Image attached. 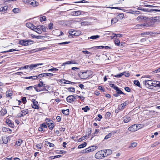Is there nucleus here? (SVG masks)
<instances>
[{"label":"nucleus","instance_id":"393cba45","mask_svg":"<svg viewBox=\"0 0 160 160\" xmlns=\"http://www.w3.org/2000/svg\"><path fill=\"white\" fill-rule=\"evenodd\" d=\"M62 112L63 114L66 115H68L69 114V110L68 109L62 110Z\"/></svg>","mask_w":160,"mask_h":160},{"label":"nucleus","instance_id":"3c124183","mask_svg":"<svg viewBox=\"0 0 160 160\" xmlns=\"http://www.w3.org/2000/svg\"><path fill=\"white\" fill-rule=\"evenodd\" d=\"M17 50L16 49H9V50H8V51H4V52H13V51H16Z\"/></svg>","mask_w":160,"mask_h":160},{"label":"nucleus","instance_id":"cd10ccee","mask_svg":"<svg viewBox=\"0 0 160 160\" xmlns=\"http://www.w3.org/2000/svg\"><path fill=\"white\" fill-rule=\"evenodd\" d=\"M100 36L99 35H93L89 38L92 39H96L100 37Z\"/></svg>","mask_w":160,"mask_h":160},{"label":"nucleus","instance_id":"c9c22d12","mask_svg":"<svg viewBox=\"0 0 160 160\" xmlns=\"http://www.w3.org/2000/svg\"><path fill=\"white\" fill-rule=\"evenodd\" d=\"M115 44L117 46H119L120 45V41L118 39H116L114 41Z\"/></svg>","mask_w":160,"mask_h":160},{"label":"nucleus","instance_id":"ddd939ff","mask_svg":"<svg viewBox=\"0 0 160 160\" xmlns=\"http://www.w3.org/2000/svg\"><path fill=\"white\" fill-rule=\"evenodd\" d=\"M83 12L81 11H72L71 12V15L77 16L80 15L82 13V12Z\"/></svg>","mask_w":160,"mask_h":160},{"label":"nucleus","instance_id":"58836bf2","mask_svg":"<svg viewBox=\"0 0 160 160\" xmlns=\"http://www.w3.org/2000/svg\"><path fill=\"white\" fill-rule=\"evenodd\" d=\"M134 84L136 85L137 86L140 88V84L138 80L134 81Z\"/></svg>","mask_w":160,"mask_h":160},{"label":"nucleus","instance_id":"bb28decb","mask_svg":"<svg viewBox=\"0 0 160 160\" xmlns=\"http://www.w3.org/2000/svg\"><path fill=\"white\" fill-rule=\"evenodd\" d=\"M34 31L37 32L39 34H41L42 33V31L39 28H35V29L34 30Z\"/></svg>","mask_w":160,"mask_h":160},{"label":"nucleus","instance_id":"4d7b16f0","mask_svg":"<svg viewBox=\"0 0 160 160\" xmlns=\"http://www.w3.org/2000/svg\"><path fill=\"white\" fill-rule=\"evenodd\" d=\"M9 128H5V127H3L2 128V130L4 132H8Z\"/></svg>","mask_w":160,"mask_h":160},{"label":"nucleus","instance_id":"864d4df0","mask_svg":"<svg viewBox=\"0 0 160 160\" xmlns=\"http://www.w3.org/2000/svg\"><path fill=\"white\" fill-rule=\"evenodd\" d=\"M92 48L97 49L104 48V46H95V47H93Z\"/></svg>","mask_w":160,"mask_h":160},{"label":"nucleus","instance_id":"8fccbe9b","mask_svg":"<svg viewBox=\"0 0 160 160\" xmlns=\"http://www.w3.org/2000/svg\"><path fill=\"white\" fill-rule=\"evenodd\" d=\"M40 20L41 22H42V21H44L46 20V18L45 16H43L42 17H40Z\"/></svg>","mask_w":160,"mask_h":160},{"label":"nucleus","instance_id":"603ef678","mask_svg":"<svg viewBox=\"0 0 160 160\" xmlns=\"http://www.w3.org/2000/svg\"><path fill=\"white\" fill-rule=\"evenodd\" d=\"M12 12L14 13H18L19 12V9L18 8H15L13 9Z\"/></svg>","mask_w":160,"mask_h":160},{"label":"nucleus","instance_id":"412c9836","mask_svg":"<svg viewBox=\"0 0 160 160\" xmlns=\"http://www.w3.org/2000/svg\"><path fill=\"white\" fill-rule=\"evenodd\" d=\"M75 62L74 61H68L67 62H66L64 63H62V66H65L66 65H67L68 64H75Z\"/></svg>","mask_w":160,"mask_h":160},{"label":"nucleus","instance_id":"39448f33","mask_svg":"<svg viewBox=\"0 0 160 160\" xmlns=\"http://www.w3.org/2000/svg\"><path fill=\"white\" fill-rule=\"evenodd\" d=\"M9 138V136H4L2 137V139L0 140V144H7L8 142V139Z\"/></svg>","mask_w":160,"mask_h":160},{"label":"nucleus","instance_id":"9d476101","mask_svg":"<svg viewBox=\"0 0 160 160\" xmlns=\"http://www.w3.org/2000/svg\"><path fill=\"white\" fill-rule=\"evenodd\" d=\"M43 64H44L43 63H37L34 64H32L30 65H29V68L30 70H32L34 68L38 67L39 65H42Z\"/></svg>","mask_w":160,"mask_h":160},{"label":"nucleus","instance_id":"9b49d317","mask_svg":"<svg viewBox=\"0 0 160 160\" xmlns=\"http://www.w3.org/2000/svg\"><path fill=\"white\" fill-rule=\"evenodd\" d=\"M128 129L130 131L134 132L138 130L137 127V125L134 124L131 126L130 127H129Z\"/></svg>","mask_w":160,"mask_h":160},{"label":"nucleus","instance_id":"774afa93","mask_svg":"<svg viewBox=\"0 0 160 160\" xmlns=\"http://www.w3.org/2000/svg\"><path fill=\"white\" fill-rule=\"evenodd\" d=\"M52 26H53V23H50L49 24L48 27L50 29H52Z\"/></svg>","mask_w":160,"mask_h":160},{"label":"nucleus","instance_id":"0e129e2a","mask_svg":"<svg viewBox=\"0 0 160 160\" xmlns=\"http://www.w3.org/2000/svg\"><path fill=\"white\" fill-rule=\"evenodd\" d=\"M57 70H58V69L57 68H52V69H49L48 70V71H52V72H55V71H56Z\"/></svg>","mask_w":160,"mask_h":160},{"label":"nucleus","instance_id":"09e8293b","mask_svg":"<svg viewBox=\"0 0 160 160\" xmlns=\"http://www.w3.org/2000/svg\"><path fill=\"white\" fill-rule=\"evenodd\" d=\"M44 74V73H42L41 74H39L38 76H37L38 78V79H40L44 77H45Z\"/></svg>","mask_w":160,"mask_h":160},{"label":"nucleus","instance_id":"f3484780","mask_svg":"<svg viewBox=\"0 0 160 160\" xmlns=\"http://www.w3.org/2000/svg\"><path fill=\"white\" fill-rule=\"evenodd\" d=\"M6 122L7 124L8 125V126L12 128H14V124L10 120H7Z\"/></svg>","mask_w":160,"mask_h":160},{"label":"nucleus","instance_id":"4be33fe9","mask_svg":"<svg viewBox=\"0 0 160 160\" xmlns=\"http://www.w3.org/2000/svg\"><path fill=\"white\" fill-rule=\"evenodd\" d=\"M75 30H73L72 29L70 30L68 32V33L69 34L68 36L69 37L70 36H75Z\"/></svg>","mask_w":160,"mask_h":160},{"label":"nucleus","instance_id":"c03bdc74","mask_svg":"<svg viewBox=\"0 0 160 160\" xmlns=\"http://www.w3.org/2000/svg\"><path fill=\"white\" fill-rule=\"evenodd\" d=\"M113 35H114L113 37V38H115V37H122V34H113Z\"/></svg>","mask_w":160,"mask_h":160},{"label":"nucleus","instance_id":"4468645a","mask_svg":"<svg viewBox=\"0 0 160 160\" xmlns=\"http://www.w3.org/2000/svg\"><path fill=\"white\" fill-rule=\"evenodd\" d=\"M26 26L27 27L30 28L31 29L33 30L35 29V26L31 22H28L26 24Z\"/></svg>","mask_w":160,"mask_h":160},{"label":"nucleus","instance_id":"13d9d810","mask_svg":"<svg viewBox=\"0 0 160 160\" xmlns=\"http://www.w3.org/2000/svg\"><path fill=\"white\" fill-rule=\"evenodd\" d=\"M123 75H124V73H122L116 75H115V77L116 78H121Z\"/></svg>","mask_w":160,"mask_h":160},{"label":"nucleus","instance_id":"338daca9","mask_svg":"<svg viewBox=\"0 0 160 160\" xmlns=\"http://www.w3.org/2000/svg\"><path fill=\"white\" fill-rule=\"evenodd\" d=\"M62 82H64V84H69L70 81H69L64 80H62Z\"/></svg>","mask_w":160,"mask_h":160},{"label":"nucleus","instance_id":"423d86ee","mask_svg":"<svg viewBox=\"0 0 160 160\" xmlns=\"http://www.w3.org/2000/svg\"><path fill=\"white\" fill-rule=\"evenodd\" d=\"M76 96L73 95H69L67 98V101L69 103L73 102L76 99Z\"/></svg>","mask_w":160,"mask_h":160},{"label":"nucleus","instance_id":"c756f323","mask_svg":"<svg viewBox=\"0 0 160 160\" xmlns=\"http://www.w3.org/2000/svg\"><path fill=\"white\" fill-rule=\"evenodd\" d=\"M137 145V143L136 142H133L131 143V145L129 147V148H132L135 147Z\"/></svg>","mask_w":160,"mask_h":160},{"label":"nucleus","instance_id":"2f4dec72","mask_svg":"<svg viewBox=\"0 0 160 160\" xmlns=\"http://www.w3.org/2000/svg\"><path fill=\"white\" fill-rule=\"evenodd\" d=\"M6 95L8 97H10L12 95V92L10 91H8L6 92Z\"/></svg>","mask_w":160,"mask_h":160},{"label":"nucleus","instance_id":"e433bc0d","mask_svg":"<svg viewBox=\"0 0 160 160\" xmlns=\"http://www.w3.org/2000/svg\"><path fill=\"white\" fill-rule=\"evenodd\" d=\"M22 142V140L19 139L16 142V145H17L18 146H20Z\"/></svg>","mask_w":160,"mask_h":160},{"label":"nucleus","instance_id":"f704fd0d","mask_svg":"<svg viewBox=\"0 0 160 160\" xmlns=\"http://www.w3.org/2000/svg\"><path fill=\"white\" fill-rule=\"evenodd\" d=\"M82 110H83L84 112H87L88 110H90V108L88 106H87L85 107L82 108Z\"/></svg>","mask_w":160,"mask_h":160},{"label":"nucleus","instance_id":"bf43d9fd","mask_svg":"<svg viewBox=\"0 0 160 160\" xmlns=\"http://www.w3.org/2000/svg\"><path fill=\"white\" fill-rule=\"evenodd\" d=\"M35 87L29 86L26 88V89L27 90H32L33 88L34 89Z\"/></svg>","mask_w":160,"mask_h":160},{"label":"nucleus","instance_id":"79ce46f5","mask_svg":"<svg viewBox=\"0 0 160 160\" xmlns=\"http://www.w3.org/2000/svg\"><path fill=\"white\" fill-rule=\"evenodd\" d=\"M45 76H49L50 77L52 76L53 75V73H44Z\"/></svg>","mask_w":160,"mask_h":160},{"label":"nucleus","instance_id":"5fc2aeb1","mask_svg":"<svg viewBox=\"0 0 160 160\" xmlns=\"http://www.w3.org/2000/svg\"><path fill=\"white\" fill-rule=\"evenodd\" d=\"M77 96H78L79 98L82 101H83L85 99V98L82 96H79L77 95H76V97Z\"/></svg>","mask_w":160,"mask_h":160},{"label":"nucleus","instance_id":"de8ad7c7","mask_svg":"<svg viewBox=\"0 0 160 160\" xmlns=\"http://www.w3.org/2000/svg\"><path fill=\"white\" fill-rule=\"evenodd\" d=\"M29 68V65H26L24 67H21L19 70H23V69H27Z\"/></svg>","mask_w":160,"mask_h":160},{"label":"nucleus","instance_id":"6e6552de","mask_svg":"<svg viewBox=\"0 0 160 160\" xmlns=\"http://www.w3.org/2000/svg\"><path fill=\"white\" fill-rule=\"evenodd\" d=\"M32 101L33 103V105H32V108L36 109H38L39 107L38 105V102L36 101H35V100L34 99H32Z\"/></svg>","mask_w":160,"mask_h":160},{"label":"nucleus","instance_id":"680f3d73","mask_svg":"<svg viewBox=\"0 0 160 160\" xmlns=\"http://www.w3.org/2000/svg\"><path fill=\"white\" fill-rule=\"evenodd\" d=\"M40 28L42 29V30L43 32H46V29L45 27H44L43 25L41 26Z\"/></svg>","mask_w":160,"mask_h":160},{"label":"nucleus","instance_id":"052dcab7","mask_svg":"<svg viewBox=\"0 0 160 160\" xmlns=\"http://www.w3.org/2000/svg\"><path fill=\"white\" fill-rule=\"evenodd\" d=\"M48 125V127L49 128V129L51 130H52L53 129V127H54V124L53 123V124H52V125H51V124H49V125Z\"/></svg>","mask_w":160,"mask_h":160},{"label":"nucleus","instance_id":"aec40b11","mask_svg":"<svg viewBox=\"0 0 160 160\" xmlns=\"http://www.w3.org/2000/svg\"><path fill=\"white\" fill-rule=\"evenodd\" d=\"M113 88L116 91V93H119V94H124V93L122 92L121 90H120L119 88L117 87H114Z\"/></svg>","mask_w":160,"mask_h":160},{"label":"nucleus","instance_id":"b1692460","mask_svg":"<svg viewBox=\"0 0 160 160\" xmlns=\"http://www.w3.org/2000/svg\"><path fill=\"white\" fill-rule=\"evenodd\" d=\"M87 143L86 142H83L82 143L79 145L78 148L81 149L85 147L87 145Z\"/></svg>","mask_w":160,"mask_h":160},{"label":"nucleus","instance_id":"69168bd1","mask_svg":"<svg viewBox=\"0 0 160 160\" xmlns=\"http://www.w3.org/2000/svg\"><path fill=\"white\" fill-rule=\"evenodd\" d=\"M143 126L141 124H139L137 125V127L138 130L140 128H142Z\"/></svg>","mask_w":160,"mask_h":160},{"label":"nucleus","instance_id":"c85d7f7f","mask_svg":"<svg viewBox=\"0 0 160 160\" xmlns=\"http://www.w3.org/2000/svg\"><path fill=\"white\" fill-rule=\"evenodd\" d=\"M118 18L115 17L113 18L111 20V23L112 24L115 23L117 22L118 21Z\"/></svg>","mask_w":160,"mask_h":160},{"label":"nucleus","instance_id":"6e6d98bb","mask_svg":"<svg viewBox=\"0 0 160 160\" xmlns=\"http://www.w3.org/2000/svg\"><path fill=\"white\" fill-rule=\"evenodd\" d=\"M21 112H22V113L24 114L25 115H26L28 113V111L27 109L23 110L21 111Z\"/></svg>","mask_w":160,"mask_h":160},{"label":"nucleus","instance_id":"ea45409f","mask_svg":"<svg viewBox=\"0 0 160 160\" xmlns=\"http://www.w3.org/2000/svg\"><path fill=\"white\" fill-rule=\"evenodd\" d=\"M112 133H109L105 136L104 139H105V140H106V139H108L110 138L112 136Z\"/></svg>","mask_w":160,"mask_h":160},{"label":"nucleus","instance_id":"f8f14e48","mask_svg":"<svg viewBox=\"0 0 160 160\" xmlns=\"http://www.w3.org/2000/svg\"><path fill=\"white\" fill-rule=\"evenodd\" d=\"M8 8L7 5L4 6L3 5H0V12H5Z\"/></svg>","mask_w":160,"mask_h":160},{"label":"nucleus","instance_id":"72a5a7b5","mask_svg":"<svg viewBox=\"0 0 160 160\" xmlns=\"http://www.w3.org/2000/svg\"><path fill=\"white\" fill-rule=\"evenodd\" d=\"M7 113V110L5 108L2 109L1 111V114L2 115H4Z\"/></svg>","mask_w":160,"mask_h":160},{"label":"nucleus","instance_id":"0eeeda50","mask_svg":"<svg viewBox=\"0 0 160 160\" xmlns=\"http://www.w3.org/2000/svg\"><path fill=\"white\" fill-rule=\"evenodd\" d=\"M34 89L37 92H40L42 91H48V90L46 89L45 87L44 86H42V87H35Z\"/></svg>","mask_w":160,"mask_h":160},{"label":"nucleus","instance_id":"49530a36","mask_svg":"<svg viewBox=\"0 0 160 160\" xmlns=\"http://www.w3.org/2000/svg\"><path fill=\"white\" fill-rule=\"evenodd\" d=\"M25 40H20L19 42V44L21 45L24 46L25 45Z\"/></svg>","mask_w":160,"mask_h":160},{"label":"nucleus","instance_id":"a19ab883","mask_svg":"<svg viewBox=\"0 0 160 160\" xmlns=\"http://www.w3.org/2000/svg\"><path fill=\"white\" fill-rule=\"evenodd\" d=\"M124 17V15L123 13H119L117 16V18H120L121 19H122Z\"/></svg>","mask_w":160,"mask_h":160},{"label":"nucleus","instance_id":"f257e3e1","mask_svg":"<svg viewBox=\"0 0 160 160\" xmlns=\"http://www.w3.org/2000/svg\"><path fill=\"white\" fill-rule=\"evenodd\" d=\"M143 82L146 87L152 89L154 87H157L158 81L148 80L144 81Z\"/></svg>","mask_w":160,"mask_h":160},{"label":"nucleus","instance_id":"37998d69","mask_svg":"<svg viewBox=\"0 0 160 160\" xmlns=\"http://www.w3.org/2000/svg\"><path fill=\"white\" fill-rule=\"evenodd\" d=\"M70 92H74L75 90V88H69L67 89Z\"/></svg>","mask_w":160,"mask_h":160},{"label":"nucleus","instance_id":"a211bd4d","mask_svg":"<svg viewBox=\"0 0 160 160\" xmlns=\"http://www.w3.org/2000/svg\"><path fill=\"white\" fill-rule=\"evenodd\" d=\"M25 79H29L31 80H36L38 78L37 76H33L30 77H24Z\"/></svg>","mask_w":160,"mask_h":160},{"label":"nucleus","instance_id":"7c9ffc66","mask_svg":"<svg viewBox=\"0 0 160 160\" xmlns=\"http://www.w3.org/2000/svg\"><path fill=\"white\" fill-rule=\"evenodd\" d=\"M126 105V102L123 103V104H122L119 107V110H122L125 107V106Z\"/></svg>","mask_w":160,"mask_h":160},{"label":"nucleus","instance_id":"e2e57ef3","mask_svg":"<svg viewBox=\"0 0 160 160\" xmlns=\"http://www.w3.org/2000/svg\"><path fill=\"white\" fill-rule=\"evenodd\" d=\"M75 36H78L81 34V32L79 31H77L75 30Z\"/></svg>","mask_w":160,"mask_h":160},{"label":"nucleus","instance_id":"1a4fd4ad","mask_svg":"<svg viewBox=\"0 0 160 160\" xmlns=\"http://www.w3.org/2000/svg\"><path fill=\"white\" fill-rule=\"evenodd\" d=\"M148 19V18L147 17L140 16L137 18V20L140 22H143V21L147 20Z\"/></svg>","mask_w":160,"mask_h":160},{"label":"nucleus","instance_id":"f03ea898","mask_svg":"<svg viewBox=\"0 0 160 160\" xmlns=\"http://www.w3.org/2000/svg\"><path fill=\"white\" fill-rule=\"evenodd\" d=\"M92 74L90 70H87L85 72H80L78 73L80 78L82 79H86L90 77Z\"/></svg>","mask_w":160,"mask_h":160},{"label":"nucleus","instance_id":"a878e982","mask_svg":"<svg viewBox=\"0 0 160 160\" xmlns=\"http://www.w3.org/2000/svg\"><path fill=\"white\" fill-rule=\"evenodd\" d=\"M45 121L47 123V124L48 125H49L50 124L51 125H52V124L53 123V121L52 120H50L48 118H46L45 119Z\"/></svg>","mask_w":160,"mask_h":160},{"label":"nucleus","instance_id":"2eb2a0df","mask_svg":"<svg viewBox=\"0 0 160 160\" xmlns=\"http://www.w3.org/2000/svg\"><path fill=\"white\" fill-rule=\"evenodd\" d=\"M29 4L31 5L32 6L35 7H37L38 5V2L33 0L32 1H30Z\"/></svg>","mask_w":160,"mask_h":160},{"label":"nucleus","instance_id":"4c0bfd02","mask_svg":"<svg viewBox=\"0 0 160 160\" xmlns=\"http://www.w3.org/2000/svg\"><path fill=\"white\" fill-rule=\"evenodd\" d=\"M46 145L48 146H49L50 147H52L54 146V144L51 143L49 142H47L46 143Z\"/></svg>","mask_w":160,"mask_h":160},{"label":"nucleus","instance_id":"6ab92c4d","mask_svg":"<svg viewBox=\"0 0 160 160\" xmlns=\"http://www.w3.org/2000/svg\"><path fill=\"white\" fill-rule=\"evenodd\" d=\"M123 118V121L125 123H127L131 120V118L128 116H126Z\"/></svg>","mask_w":160,"mask_h":160},{"label":"nucleus","instance_id":"a18cd8bd","mask_svg":"<svg viewBox=\"0 0 160 160\" xmlns=\"http://www.w3.org/2000/svg\"><path fill=\"white\" fill-rule=\"evenodd\" d=\"M42 86L45 87V84H43V82L42 81L40 82V83H39L38 85V87H42Z\"/></svg>","mask_w":160,"mask_h":160},{"label":"nucleus","instance_id":"473e14b6","mask_svg":"<svg viewBox=\"0 0 160 160\" xmlns=\"http://www.w3.org/2000/svg\"><path fill=\"white\" fill-rule=\"evenodd\" d=\"M138 10H140L143 12H150V10H149L148 9H145V8H138Z\"/></svg>","mask_w":160,"mask_h":160},{"label":"nucleus","instance_id":"dca6fc26","mask_svg":"<svg viewBox=\"0 0 160 160\" xmlns=\"http://www.w3.org/2000/svg\"><path fill=\"white\" fill-rule=\"evenodd\" d=\"M103 151L104 152V153H106V157L110 155L112 153V151L110 149L104 150Z\"/></svg>","mask_w":160,"mask_h":160},{"label":"nucleus","instance_id":"7ed1b4c3","mask_svg":"<svg viewBox=\"0 0 160 160\" xmlns=\"http://www.w3.org/2000/svg\"><path fill=\"white\" fill-rule=\"evenodd\" d=\"M106 153H104V152L102 150L97 152L96 154H95V158H96L98 159H103L104 158L106 157Z\"/></svg>","mask_w":160,"mask_h":160},{"label":"nucleus","instance_id":"5701e85b","mask_svg":"<svg viewBox=\"0 0 160 160\" xmlns=\"http://www.w3.org/2000/svg\"><path fill=\"white\" fill-rule=\"evenodd\" d=\"M33 41L30 40H25V45L24 46H28L30 45H31L32 42V43H33Z\"/></svg>","mask_w":160,"mask_h":160},{"label":"nucleus","instance_id":"20e7f679","mask_svg":"<svg viewBox=\"0 0 160 160\" xmlns=\"http://www.w3.org/2000/svg\"><path fill=\"white\" fill-rule=\"evenodd\" d=\"M97 148L98 147L97 146H93L83 150L82 152V153H88L90 152L96 150Z\"/></svg>","mask_w":160,"mask_h":160}]
</instances>
